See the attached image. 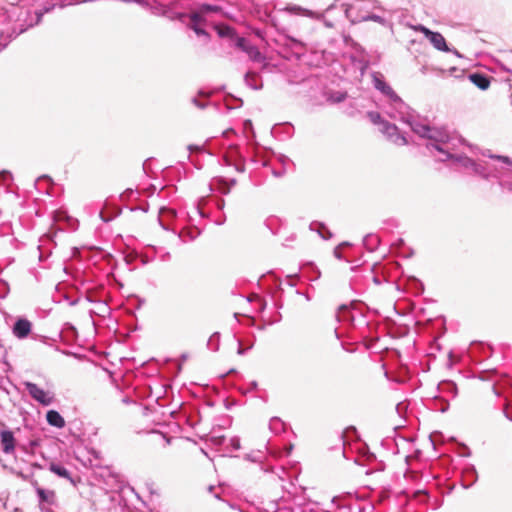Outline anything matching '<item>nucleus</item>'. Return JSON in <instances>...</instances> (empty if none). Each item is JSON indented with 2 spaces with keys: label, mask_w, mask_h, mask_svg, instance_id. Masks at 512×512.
<instances>
[{
  "label": "nucleus",
  "mask_w": 512,
  "mask_h": 512,
  "mask_svg": "<svg viewBox=\"0 0 512 512\" xmlns=\"http://www.w3.org/2000/svg\"><path fill=\"white\" fill-rule=\"evenodd\" d=\"M48 469L57 476L69 480L72 485L76 486V481L72 478L70 472L62 465L51 461L49 463Z\"/></svg>",
  "instance_id": "obj_8"
},
{
  "label": "nucleus",
  "mask_w": 512,
  "mask_h": 512,
  "mask_svg": "<svg viewBox=\"0 0 512 512\" xmlns=\"http://www.w3.org/2000/svg\"><path fill=\"white\" fill-rule=\"evenodd\" d=\"M190 27L195 31V33L197 35H207L205 30L202 29L201 27H199V24L197 26L196 25H190Z\"/></svg>",
  "instance_id": "obj_20"
},
{
  "label": "nucleus",
  "mask_w": 512,
  "mask_h": 512,
  "mask_svg": "<svg viewBox=\"0 0 512 512\" xmlns=\"http://www.w3.org/2000/svg\"><path fill=\"white\" fill-rule=\"evenodd\" d=\"M374 86L377 90L381 91L384 95L388 96L390 99H392L394 101L400 100L399 96L392 89V87L390 85H388L380 77H374Z\"/></svg>",
  "instance_id": "obj_7"
},
{
  "label": "nucleus",
  "mask_w": 512,
  "mask_h": 512,
  "mask_svg": "<svg viewBox=\"0 0 512 512\" xmlns=\"http://www.w3.org/2000/svg\"><path fill=\"white\" fill-rule=\"evenodd\" d=\"M47 422L54 427L63 428L65 426L64 418L55 410H49L46 414Z\"/></svg>",
  "instance_id": "obj_11"
},
{
  "label": "nucleus",
  "mask_w": 512,
  "mask_h": 512,
  "mask_svg": "<svg viewBox=\"0 0 512 512\" xmlns=\"http://www.w3.org/2000/svg\"><path fill=\"white\" fill-rule=\"evenodd\" d=\"M236 46L246 52L249 58L253 61L261 62L264 59L259 49L256 46L251 45L243 37H238L236 39Z\"/></svg>",
  "instance_id": "obj_4"
},
{
  "label": "nucleus",
  "mask_w": 512,
  "mask_h": 512,
  "mask_svg": "<svg viewBox=\"0 0 512 512\" xmlns=\"http://www.w3.org/2000/svg\"><path fill=\"white\" fill-rule=\"evenodd\" d=\"M345 97L346 95L337 96V101H342L345 99Z\"/></svg>",
  "instance_id": "obj_25"
},
{
  "label": "nucleus",
  "mask_w": 512,
  "mask_h": 512,
  "mask_svg": "<svg viewBox=\"0 0 512 512\" xmlns=\"http://www.w3.org/2000/svg\"><path fill=\"white\" fill-rule=\"evenodd\" d=\"M118 214L119 211L116 208L106 207L100 212V217L104 222H109L113 220Z\"/></svg>",
  "instance_id": "obj_15"
},
{
  "label": "nucleus",
  "mask_w": 512,
  "mask_h": 512,
  "mask_svg": "<svg viewBox=\"0 0 512 512\" xmlns=\"http://www.w3.org/2000/svg\"><path fill=\"white\" fill-rule=\"evenodd\" d=\"M2 445H3V450L6 453H9L14 450L15 439L13 437L12 432H10V431L2 432Z\"/></svg>",
  "instance_id": "obj_13"
},
{
  "label": "nucleus",
  "mask_w": 512,
  "mask_h": 512,
  "mask_svg": "<svg viewBox=\"0 0 512 512\" xmlns=\"http://www.w3.org/2000/svg\"><path fill=\"white\" fill-rule=\"evenodd\" d=\"M430 128V126L421 123L411 124L413 132L424 138H428Z\"/></svg>",
  "instance_id": "obj_14"
},
{
  "label": "nucleus",
  "mask_w": 512,
  "mask_h": 512,
  "mask_svg": "<svg viewBox=\"0 0 512 512\" xmlns=\"http://www.w3.org/2000/svg\"><path fill=\"white\" fill-rule=\"evenodd\" d=\"M370 19H372L374 21H377L379 19V17L378 16H372V17H370Z\"/></svg>",
  "instance_id": "obj_27"
},
{
  "label": "nucleus",
  "mask_w": 512,
  "mask_h": 512,
  "mask_svg": "<svg viewBox=\"0 0 512 512\" xmlns=\"http://www.w3.org/2000/svg\"><path fill=\"white\" fill-rule=\"evenodd\" d=\"M25 387H26L29 395L35 401L39 402L40 404H42L44 406L50 405L54 400L52 393L42 389L35 383L25 382Z\"/></svg>",
  "instance_id": "obj_2"
},
{
  "label": "nucleus",
  "mask_w": 512,
  "mask_h": 512,
  "mask_svg": "<svg viewBox=\"0 0 512 512\" xmlns=\"http://www.w3.org/2000/svg\"><path fill=\"white\" fill-rule=\"evenodd\" d=\"M334 254H335V256H336L337 258H340V257H341V255H340V249H339V248H336V249L334 250Z\"/></svg>",
  "instance_id": "obj_23"
},
{
  "label": "nucleus",
  "mask_w": 512,
  "mask_h": 512,
  "mask_svg": "<svg viewBox=\"0 0 512 512\" xmlns=\"http://www.w3.org/2000/svg\"><path fill=\"white\" fill-rule=\"evenodd\" d=\"M469 80L481 90H487L490 87V77L481 73H472L468 76Z\"/></svg>",
  "instance_id": "obj_9"
},
{
  "label": "nucleus",
  "mask_w": 512,
  "mask_h": 512,
  "mask_svg": "<svg viewBox=\"0 0 512 512\" xmlns=\"http://www.w3.org/2000/svg\"><path fill=\"white\" fill-rule=\"evenodd\" d=\"M33 487L39 497V504L53 505L56 503V492L52 489H44L37 481L32 482Z\"/></svg>",
  "instance_id": "obj_5"
},
{
  "label": "nucleus",
  "mask_w": 512,
  "mask_h": 512,
  "mask_svg": "<svg viewBox=\"0 0 512 512\" xmlns=\"http://www.w3.org/2000/svg\"><path fill=\"white\" fill-rule=\"evenodd\" d=\"M427 139L444 144L450 140V136L445 130L431 127Z\"/></svg>",
  "instance_id": "obj_10"
},
{
  "label": "nucleus",
  "mask_w": 512,
  "mask_h": 512,
  "mask_svg": "<svg viewBox=\"0 0 512 512\" xmlns=\"http://www.w3.org/2000/svg\"><path fill=\"white\" fill-rule=\"evenodd\" d=\"M31 322L27 319H18L13 326V334L17 338H26L31 332Z\"/></svg>",
  "instance_id": "obj_6"
},
{
  "label": "nucleus",
  "mask_w": 512,
  "mask_h": 512,
  "mask_svg": "<svg viewBox=\"0 0 512 512\" xmlns=\"http://www.w3.org/2000/svg\"><path fill=\"white\" fill-rule=\"evenodd\" d=\"M218 33L221 36H226V37H233L234 36V30L231 27H229V26H220V27H218Z\"/></svg>",
  "instance_id": "obj_17"
},
{
  "label": "nucleus",
  "mask_w": 512,
  "mask_h": 512,
  "mask_svg": "<svg viewBox=\"0 0 512 512\" xmlns=\"http://www.w3.org/2000/svg\"><path fill=\"white\" fill-rule=\"evenodd\" d=\"M428 40L436 49L444 52L449 51L445 38L439 32H434L431 34V37Z\"/></svg>",
  "instance_id": "obj_12"
},
{
  "label": "nucleus",
  "mask_w": 512,
  "mask_h": 512,
  "mask_svg": "<svg viewBox=\"0 0 512 512\" xmlns=\"http://www.w3.org/2000/svg\"><path fill=\"white\" fill-rule=\"evenodd\" d=\"M440 143H436L435 144H432V146L437 149L438 151H442L441 147L439 146Z\"/></svg>",
  "instance_id": "obj_24"
},
{
  "label": "nucleus",
  "mask_w": 512,
  "mask_h": 512,
  "mask_svg": "<svg viewBox=\"0 0 512 512\" xmlns=\"http://www.w3.org/2000/svg\"><path fill=\"white\" fill-rule=\"evenodd\" d=\"M218 8L217 7H214V6H211V5H202L201 7V11L202 12H208V11H217Z\"/></svg>",
  "instance_id": "obj_21"
},
{
  "label": "nucleus",
  "mask_w": 512,
  "mask_h": 512,
  "mask_svg": "<svg viewBox=\"0 0 512 512\" xmlns=\"http://www.w3.org/2000/svg\"><path fill=\"white\" fill-rule=\"evenodd\" d=\"M380 132L386 137L387 141L395 147H402L408 144V140L402 135L395 124L383 122Z\"/></svg>",
  "instance_id": "obj_1"
},
{
  "label": "nucleus",
  "mask_w": 512,
  "mask_h": 512,
  "mask_svg": "<svg viewBox=\"0 0 512 512\" xmlns=\"http://www.w3.org/2000/svg\"><path fill=\"white\" fill-rule=\"evenodd\" d=\"M414 30L416 32H420L422 33L427 39H429L431 37V34H433L434 32L429 30L427 27L423 26V25H417L414 27Z\"/></svg>",
  "instance_id": "obj_18"
},
{
  "label": "nucleus",
  "mask_w": 512,
  "mask_h": 512,
  "mask_svg": "<svg viewBox=\"0 0 512 512\" xmlns=\"http://www.w3.org/2000/svg\"><path fill=\"white\" fill-rule=\"evenodd\" d=\"M333 453H326L324 455V462L329 467H334L335 465H342L345 462V454L343 449V444L338 442L336 446L332 448Z\"/></svg>",
  "instance_id": "obj_3"
},
{
  "label": "nucleus",
  "mask_w": 512,
  "mask_h": 512,
  "mask_svg": "<svg viewBox=\"0 0 512 512\" xmlns=\"http://www.w3.org/2000/svg\"><path fill=\"white\" fill-rule=\"evenodd\" d=\"M367 117L373 124H379L381 128L383 127V122H386L382 119L380 113L376 111H369L367 113Z\"/></svg>",
  "instance_id": "obj_16"
},
{
  "label": "nucleus",
  "mask_w": 512,
  "mask_h": 512,
  "mask_svg": "<svg viewBox=\"0 0 512 512\" xmlns=\"http://www.w3.org/2000/svg\"><path fill=\"white\" fill-rule=\"evenodd\" d=\"M6 171H3L2 170V174H1V177H2V181H4L6 179Z\"/></svg>",
  "instance_id": "obj_26"
},
{
  "label": "nucleus",
  "mask_w": 512,
  "mask_h": 512,
  "mask_svg": "<svg viewBox=\"0 0 512 512\" xmlns=\"http://www.w3.org/2000/svg\"><path fill=\"white\" fill-rule=\"evenodd\" d=\"M190 20H191V25H198L202 20V16L199 14V13H193L191 16H190Z\"/></svg>",
  "instance_id": "obj_19"
},
{
  "label": "nucleus",
  "mask_w": 512,
  "mask_h": 512,
  "mask_svg": "<svg viewBox=\"0 0 512 512\" xmlns=\"http://www.w3.org/2000/svg\"><path fill=\"white\" fill-rule=\"evenodd\" d=\"M498 159L504 163L510 164V159L507 156H498Z\"/></svg>",
  "instance_id": "obj_22"
}]
</instances>
